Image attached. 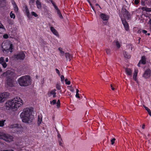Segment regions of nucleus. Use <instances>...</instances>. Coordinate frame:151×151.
<instances>
[{
	"label": "nucleus",
	"mask_w": 151,
	"mask_h": 151,
	"mask_svg": "<svg viewBox=\"0 0 151 151\" xmlns=\"http://www.w3.org/2000/svg\"><path fill=\"white\" fill-rule=\"evenodd\" d=\"M115 140L116 139L115 138H113L111 140V141L112 145H113L114 144Z\"/></svg>",
	"instance_id": "79ce46f5"
},
{
	"label": "nucleus",
	"mask_w": 151,
	"mask_h": 151,
	"mask_svg": "<svg viewBox=\"0 0 151 151\" xmlns=\"http://www.w3.org/2000/svg\"><path fill=\"white\" fill-rule=\"evenodd\" d=\"M149 24L151 25V19H150L149 20Z\"/></svg>",
	"instance_id": "13d9d810"
},
{
	"label": "nucleus",
	"mask_w": 151,
	"mask_h": 151,
	"mask_svg": "<svg viewBox=\"0 0 151 151\" xmlns=\"http://www.w3.org/2000/svg\"><path fill=\"white\" fill-rule=\"evenodd\" d=\"M114 42L116 46V47L118 48H119L120 47V42H119L117 40H115L114 41Z\"/></svg>",
	"instance_id": "5701e85b"
},
{
	"label": "nucleus",
	"mask_w": 151,
	"mask_h": 151,
	"mask_svg": "<svg viewBox=\"0 0 151 151\" xmlns=\"http://www.w3.org/2000/svg\"><path fill=\"white\" fill-rule=\"evenodd\" d=\"M18 81L19 85L22 86L26 87L30 85L32 80L29 76H22L19 78Z\"/></svg>",
	"instance_id": "7ed1b4c3"
},
{
	"label": "nucleus",
	"mask_w": 151,
	"mask_h": 151,
	"mask_svg": "<svg viewBox=\"0 0 151 151\" xmlns=\"http://www.w3.org/2000/svg\"><path fill=\"white\" fill-rule=\"evenodd\" d=\"M6 134L2 132H0V139H4Z\"/></svg>",
	"instance_id": "bb28decb"
},
{
	"label": "nucleus",
	"mask_w": 151,
	"mask_h": 151,
	"mask_svg": "<svg viewBox=\"0 0 151 151\" xmlns=\"http://www.w3.org/2000/svg\"><path fill=\"white\" fill-rule=\"evenodd\" d=\"M23 100L19 97H17L8 100L6 103L7 107L17 111L23 104Z\"/></svg>",
	"instance_id": "f257e3e1"
},
{
	"label": "nucleus",
	"mask_w": 151,
	"mask_h": 151,
	"mask_svg": "<svg viewBox=\"0 0 151 151\" xmlns=\"http://www.w3.org/2000/svg\"><path fill=\"white\" fill-rule=\"evenodd\" d=\"M146 62V58L145 56H143L142 57L141 59L140 60L137 65L138 67H140V65L141 64H145Z\"/></svg>",
	"instance_id": "f8f14e48"
},
{
	"label": "nucleus",
	"mask_w": 151,
	"mask_h": 151,
	"mask_svg": "<svg viewBox=\"0 0 151 151\" xmlns=\"http://www.w3.org/2000/svg\"><path fill=\"white\" fill-rule=\"evenodd\" d=\"M25 13L27 15L28 18L29 19H30L31 18V17L28 8L26 6H25Z\"/></svg>",
	"instance_id": "dca6fc26"
},
{
	"label": "nucleus",
	"mask_w": 151,
	"mask_h": 151,
	"mask_svg": "<svg viewBox=\"0 0 151 151\" xmlns=\"http://www.w3.org/2000/svg\"><path fill=\"white\" fill-rule=\"evenodd\" d=\"M56 88L58 90H60L61 89V86L59 83H57L56 85Z\"/></svg>",
	"instance_id": "e433bc0d"
},
{
	"label": "nucleus",
	"mask_w": 151,
	"mask_h": 151,
	"mask_svg": "<svg viewBox=\"0 0 151 151\" xmlns=\"http://www.w3.org/2000/svg\"><path fill=\"white\" fill-rule=\"evenodd\" d=\"M4 0H0V4H1L2 2L4 1Z\"/></svg>",
	"instance_id": "680f3d73"
},
{
	"label": "nucleus",
	"mask_w": 151,
	"mask_h": 151,
	"mask_svg": "<svg viewBox=\"0 0 151 151\" xmlns=\"http://www.w3.org/2000/svg\"><path fill=\"white\" fill-rule=\"evenodd\" d=\"M56 90L55 89L52 90L49 94V97H51V98H55L56 96Z\"/></svg>",
	"instance_id": "2eb2a0df"
},
{
	"label": "nucleus",
	"mask_w": 151,
	"mask_h": 151,
	"mask_svg": "<svg viewBox=\"0 0 151 151\" xmlns=\"http://www.w3.org/2000/svg\"><path fill=\"white\" fill-rule=\"evenodd\" d=\"M151 72L150 69H147L144 73L142 77L145 79L149 78L151 76Z\"/></svg>",
	"instance_id": "1a4fd4ad"
},
{
	"label": "nucleus",
	"mask_w": 151,
	"mask_h": 151,
	"mask_svg": "<svg viewBox=\"0 0 151 151\" xmlns=\"http://www.w3.org/2000/svg\"><path fill=\"white\" fill-rule=\"evenodd\" d=\"M96 6H98L99 7V8H100V9H101V7H100V6H99V5L98 4H96Z\"/></svg>",
	"instance_id": "0e129e2a"
},
{
	"label": "nucleus",
	"mask_w": 151,
	"mask_h": 151,
	"mask_svg": "<svg viewBox=\"0 0 151 151\" xmlns=\"http://www.w3.org/2000/svg\"><path fill=\"white\" fill-rule=\"evenodd\" d=\"M79 92V91L78 89H76V93H78V92Z\"/></svg>",
	"instance_id": "052dcab7"
},
{
	"label": "nucleus",
	"mask_w": 151,
	"mask_h": 151,
	"mask_svg": "<svg viewBox=\"0 0 151 151\" xmlns=\"http://www.w3.org/2000/svg\"><path fill=\"white\" fill-rule=\"evenodd\" d=\"M6 62H8V61H9V59H8V58H6Z\"/></svg>",
	"instance_id": "bf43d9fd"
},
{
	"label": "nucleus",
	"mask_w": 151,
	"mask_h": 151,
	"mask_svg": "<svg viewBox=\"0 0 151 151\" xmlns=\"http://www.w3.org/2000/svg\"><path fill=\"white\" fill-rule=\"evenodd\" d=\"M31 14L35 17H38V15L35 12H31Z\"/></svg>",
	"instance_id": "f704fd0d"
},
{
	"label": "nucleus",
	"mask_w": 151,
	"mask_h": 151,
	"mask_svg": "<svg viewBox=\"0 0 151 151\" xmlns=\"http://www.w3.org/2000/svg\"><path fill=\"white\" fill-rule=\"evenodd\" d=\"M14 151L12 150H10V151H9V150H3V151Z\"/></svg>",
	"instance_id": "338daca9"
},
{
	"label": "nucleus",
	"mask_w": 151,
	"mask_h": 151,
	"mask_svg": "<svg viewBox=\"0 0 151 151\" xmlns=\"http://www.w3.org/2000/svg\"><path fill=\"white\" fill-rule=\"evenodd\" d=\"M60 105V104H59V103H57V107L58 108L59 107Z\"/></svg>",
	"instance_id": "5fc2aeb1"
},
{
	"label": "nucleus",
	"mask_w": 151,
	"mask_h": 151,
	"mask_svg": "<svg viewBox=\"0 0 151 151\" xmlns=\"http://www.w3.org/2000/svg\"><path fill=\"white\" fill-rule=\"evenodd\" d=\"M58 50L60 53V56H63L64 55V52L62 50V48L59 47Z\"/></svg>",
	"instance_id": "7c9ffc66"
},
{
	"label": "nucleus",
	"mask_w": 151,
	"mask_h": 151,
	"mask_svg": "<svg viewBox=\"0 0 151 151\" xmlns=\"http://www.w3.org/2000/svg\"><path fill=\"white\" fill-rule=\"evenodd\" d=\"M35 0H29V3L30 4H33L35 2Z\"/></svg>",
	"instance_id": "09e8293b"
},
{
	"label": "nucleus",
	"mask_w": 151,
	"mask_h": 151,
	"mask_svg": "<svg viewBox=\"0 0 151 151\" xmlns=\"http://www.w3.org/2000/svg\"><path fill=\"white\" fill-rule=\"evenodd\" d=\"M13 137L12 136L8 134H6L4 140L7 142H11L13 141Z\"/></svg>",
	"instance_id": "9b49d317"
},
{
	"label": "nucleus",
	"mask_w": 151,
	"mask_h": 151,
	"mask_svg": "<svg viewBox=\"0 0 151 151\" xmlns=\"http://www.w3.org/2000/svg\"><path fill=\"white\" fill-rule=\"evenodd\" d=\"M14 57L18 60H23L25 58V55L24 52H21L15 55Z\"/></svg>",
	"instance_id": "6e6552de"
},
{
	"label": "nucleus",
	"mask_w": 151,
	"mask_h": 151,
	"mask_svg": "<svg viewBox=\"0 0 151 151\" xmlns=\"http://www.w3.org/2000/svg\"><path fill=\"white\" fill-rule=\"evenodd\" d=\"M124 57L127 58H129L130 57V55L126 51H124Z\"/></svg>",
	"instance_id": "a878e982"
},
{
	"label": "nucleus",
	"mask_w": 151,
	"mask_h": 151,
	"mask_svg": "<svg viewBox=\"0 0 151 151\" xmlns=\"http://www.w3.org/2000/svg\"><path fill=\"white\" fill-rule=\"evenodd\" d=\"M134 3L136 4H137L139 3V1L138 0H135Z\"/></svg>",
	"instance_id": "8fccbe9b"
},
{
	"label": "nucleus",
	"mask_w": 151,
	"mask_h": 151,
	"mask_svg": "<svg viewBox=\"0 0 151 151\" xmlns=\"http://www.w3.org/2000/svg\"><path fill=\"white\" fill-rule=\"evenodd\" d=\"M60 78H61V81L62 82H63L64 81V76H63L62 75L60 76Z\"/></svg>",
	"instance_id": "c03bdc74"
},
{
	"label": "nucleus",
	"mask_w": 151,
	"mask_h": 151,
	"mask_svg": "<svg viewBox=\"0 0 151 151\" xmlns=\"http://www.w3.org/2000/svg\"><path fill=\"white\" fill-rule=\"evenodd\" d=\"M142 9L143 11H145L147 12H151V9L147 7H143L142 8Z\"/></svg>",
	"instance_id": "c756f323"
},
{
	"label": "nucleus",
	"mask_w": 151,
	"mask_h": 151,
	"mask_svg": "<svg viewBox=\"0 0 151 151\" xmlns=\"http://www.w3.org/2000/svg\"><path fill=\"white\" fill-rule=\"evenodd\" d=\"M2 47L3 51L4 53L6 52H12L13 48L12 44L9 41H4L3 43Z\"/></svg>",
	"instance_id": "20e7f679"
},
{
	"label": "nucleus",
	"mask_w": 151,
	"mask_h": 151,
	"mask_svg": "<svg viewBox=\"0 0 151 151\" xmlns=\"http://www.w3.org/2000/svg\"><path fill=\"white\" fill-rule=\"evenodd\" d=\"M87 1L89 3V4H90V5L91 6V7L92 9H93L94 11V7H93L92 6V5L91 3L90 2V1H89V0H87Z\"/></svg>",
	"instance_id": "49530a36"
},
{
	"label": "nucleus",
	"mask_w": 151,
	"mask_h": 151,
	"mask_svg": "<svg viewBox=\"0 0 151 151\" xmlns=\"http://www.w3.org/2000/svg\"><path fill=\"white\" fill-rule=\"evenodd\" d=\"M42 121V118L41 116H39L37 120V123L39 124H40Z\"/></svg>",
	"instance_id": "cd10ccee"
},
{
	"label": "nucleus",
	"mask_w": 151,
	"mask_h": 151,
	"mask_svg": "<svg viewBox=\"0 0 151 151\" xmlns=\"http://www.w3.org/2000/svg\"><path fill=\"white\" fill-rule=\"evenodd\" d=\"M55 6V9L57 10V14H58L59 17L60 19H63V16H62V14H61V13L59 10L58 9V8L56 6Z\"/></svg>",
	"instance_id": "b1692460"
},
{
	"label": "nucleus",
	"mask_w": 151,
	"mask_h": 151,
	"mask_svg": "<svg viewBox=\"0 0 151 151\" xmlns=\"http://www.w3.org/2000/svg\"><path fill=\"white\" fill-rule=\"evenodd\" d=\"M50 30L51 31V32H52V33L55 35L56 36H58V34L57 32V31L54 28V27H50Z\"/></svg>",
	"instance_id": "aec40b11"
},
{
	"label": "nucleus",
	"mask_w": 151,
	"mask_h": 151,
	"mask_svg": "<svg viewBox=\"0 0 151 151\" xmlns=\"http://www.w3.org/2000/svg\"><path fill=\"white\" fill-rule=\"evenodd\" d=\"M12 4H13V8L15 12L16 13L18 12V8L17 6L15 4V3L14 1L12 2Z\"/></svg>",
	"instance_id": "412c9836"
},
{
	"label": "nucleus",
	"mask_w": 151,
	"mask_h": 151,
	"mask_svg": "<svg viewBox=\"0 0 151 151\" xmlns=\"http://www.w3.org/2000/svg\"><path fill=\"white\" fill-rule=\"evenodd\" d=\"M106 52L107 54H109L110 53V52H111L110 50L109 49H106Z\"/></svg>",
	"instance_id": "37998d69"
},
{
	"label": "nucleus",
	"mask_w": 151,
	"mask_h": 151,
	"mask_svg": "<svg viewBox=\"0 0 151 151\" xmlns=\"http://www.w3.org/2000/svg\"><path fill=\"white\" fill-rule=\"evenodd\" d=\"M14 75V73L10 70H8L3 74L4 76H5L9 78H10L11 77L13 76Z\"/></svg>",
	"instance_id": "9d476101"
},
{
	"label": "nucleus",
	"mask_w": 151,
	"mask_h": 151,
	"mask_svg": "<svg viewBox=\"0 0 151 151\" xmlns=\"http://www.w3.org/2000/svg\"><path fill=\"white\" fill-rule=\"evenodd\" d=\"M122 24L126 30L128 31L129 29V26L126 21L124 19H122Z\"/></svg>",
	"instance_id": "ddd939ff"
},
{
	"label": "nucleus",
	"mask_w": 151,
	"mask_h": 151,
	"mask_svg": "<svg viewBox=\"0 0 151 151\" xmlns=\"http://www.w3.org/2000/svg\"><path fill=\"white\" fill-rule=\"evenodd\" d=\"M111 89L114 90L115 89V88H114V87H113V86H112V84L111 85Z\"/></svg>",
	"instance_id": "6e6d98bb"
},
{
	"label": "nucleus",
	"mask_w": 151,
	"mask_h": 151,
	"mask_svg": "<svg viewBox=\"0 0 151 151\" xmlns=\"http://www.w3.org/2000/svg\"><path fill=\"white\" fill-rule=\"evenodd\" d=\"M70 91L72 92H73L74 89H73V88L72 87V86H70Z\"/></svg>",
	"instance_id": "603ef678"
},
{
	"label": "nucleus",
	"mask_w": 151,
	"mask_h": 151,
	"mask_svg": "<svg viewBox=\"0 0 151 151\" xmlns=\"http://www.w3.org/2000/svg\"><path fill=\"white\" fill-rule=\"evenodd\" d=\"M1 65L3 66V67L4 68H6V67L7 66V64H6V63L5 62H4L3 63H2Z\"/></svg>",
	"instance_id": "ea45409f"
},
{
	"label": "nucleus",
	"mask_w": 151,
	"mask_h": 151,
	"mask_svg": "<svg viewBox=\"0 0 151 151\" xmlns=\"http://www.w3.org/2000/svg\"><path fill=\"white\" fill-rule=\"evenodd\" d=\"M3 37L5 39H7L8 37V36L7 34H4L3 35Z\"/></svg>",
	"instance_id": "de8ad7c7"
},
{
	"label": "nucleus",
	"mask_w": 151,
	"mask_h": 151,
	"mask_svg": "<svg viewBox=\"0 0 151 151\" xmlns=\"http://www.w3.org/2000/svg\"><path fill=\"white\" fill-rule=\"evenodd\" d=\"M55 70L56 73H58V75H60V72L59 70L57 68L55 69Z\"/></svg>",
	"instance_id": "a18cd8bd"
},
{
	"label": "nucleus",
	"mask_w": 151,
	"mask_h": 151,
	"mask_svg": "<svg viewBox=\"0 0 151 151\" xmlns=\"http://www.w3.org/2000/svg\"><path fill=\"white\" fill-rule=\"evenodd\" d=\"M65 83L67 85H70V81H68V79L66 78L65 80Z\"/></svg>",
	"instance_id": "58836bf2"
},
{
	"label": "nucleus",
	"mask_w": 151,
	"mask_h": 151,
	"mask_svg": "<svg viewBox=\"0 0 151 151\" xmlns=\"http://www.w3.org/2000/svg\"><path fill=\"white\" fill-rule=\"evenodd\" d=\"M138 70L137 69H135L134 70V73L133 76V79L135 81L137 80L136 77L137 76V74L138 73Z\"/></svg>",
	"instance_id": "393cba45"
},
{
	"label": "nucleus",
	"mask_w": 151,
	"mask_h": 151,
	"mask_svg": "<svg viewBox=\"0 0 151 151\" xmlns=\"http://www.w3.org/2000/svg\"><path fill=\"white\" fill-rule=\"evenodd\" d=\"M145 128V125H143L142 126V128L143 129H144Z\"/></svg>",
	"instance_id": "69168bd1"
},
{
	"label": "nucleus",
	"mask_w": 151,
	"mask_h": 151,
	"mask_svg": "<svg viewBox=\"0 0 151 151\" xmlns=\"http://www.w3.org/2000/svg\"><path fill=\"white\" fill-rule=\"evenodd\" d=\"M65 57L67 60H70L72 58V56L69 53L67 52L65 53Z\"/></svg>",
	"instance_id": "4be33fe9"
},
{
	"label": "nucleus",
	"mask_w": 151,
	"mask_h": 151,
	"mask_svg": "<svg viewBox=\"0 0 151 151\" xmlns=\"http://www.w3.org/2000/svg\"><path fill=\"white\" fill-rule=\"evenodd\" d=\"M4 62V58L3 57H1L0 58V64H1Z\"/></svg>",
	"instance_id": "4c0bfd02"
},
{
	"label": "nucleus",
	"mask_w": 151,
	"mask_h": 151,
	"mask_svg": "<svg viewBox=\"0 0 151 151\" xmlns=\"http://www.w3.org/2000/svg\"><path fill=\"white\" fill-rule=\"evenodd\" d=\"M142 32L143 33L145 34H146V33L147 32V31L146 30H142Z\"/></svg>",
	"instance_id": "864d4df0"
},
{
	"label": "nucleus",
	"mask_w": 151,
	"mask_h": 151,
	"mask_svg": "<svg viewBox=\"0 0 151 151\" xmlns=\"http://www.w3.org/2000/svg\"><path fill=\"white\" fill-rule=\"evenodd\" d=\"M8 23L10 24H13V22L10 19H8L7 20Z\"/></svg>",
	"instance_id": "c9c22d12"
},
{
	"label": "nucleus",
	"mask_w": 151,
	"mask_h": 151,
	"mask_svg": "<svg viewBox=\"0 0 151 151\" xmlns=\"http://www.w3.org/2000/svg\"><path fill=\"white\" fill-rule=\"evenodd\" d=\"M9 94L8 92H3L0 93V103L4 102L9 97Z\"/></svg>",
	"instance_id": "423d86ee"
},
{
	"label": "nucleus",
	"mask_w": 151,
	"mask_h": 151,
	"mask_svg": "<svg viewBox=\"0 0 151 151\" xmlns=\"http://www.w3.org/2000/svg\"><path fill=\"white\" fill-rule=\"evenodd\" d=\"M56 103V100H54L52 101H50V104L52 105H54Z\"/></svg>",
	"instance_id": "72a5a7b5"
},
{
	"label": "nucleus",
	"mask_w": 151,
	"mask_h": 151,
	"mask_svg": "<svg viewBox=\"0 0 151 151\" xmlns=\"http://www.w3.org/2000/svg\"><path fill=\"white\" fill-rule=\"evenodd\" d=\"M100 17L104 21H107L109 19V16L105 14L101 13L100 15Z\"/></svg>",
	"instance_id": "4468645a"
},
{
	"label": "nucleus",
	"mask_w": 151,
	"mask_h": 151,
	"mask_svg": "<svg viewBox=\"0 0 151 151\" xmlns=\"http://www.w3.org/2000/svg\"><path fill=\"white\" fill-rule=\"evenodd\" d=\"M10 16L11 18L14 19L15 18V16L14 14L12 12H11L10 13Z\"/></svg>",
	"instance_id": "473e14b6"
},
{
	"label": "nucleus",
	"mask_w": 151,
	"mask_h": 151,
	"mask_svg": "<svg viewBox=\"0 0 151 151\" xmlns=\"http://www.w3.org/2000/svg\"><path fill=\"white\" fill-rule=\"evenodd\" d=\"M57 103H59V104H60V101L59 100H58L57 102Z\"/></svg>",
	"instance_id": "774afa93"
},
{
	"label": "nucleus",
	"mask_w": 151,
	"mask_h": 151,
	"mask_svg": "<svg viewBox=\"0 0 151 151\" xmlns=\"http://www.w3.org/2000/svg\"><path fill=\"white\" fill-rule=\"evenodd\" d=\"M120 16L122 19L123 18L129 19L130 17V15L128 11L124 8H122V10Z\"/></svg>",
	"instance_id": "39448f33"
},
{
	"label": "nucleus",
	"mask_w": 151,
	"mask_h": 151,
	"mask_svg": "<svg viewBox=\"0 0 151 151\" xmlns=\"http://www.w3.org/2000/svg\"><path fill=\"white\" fill-rule=\"evenodd\" d=\"M125 70L126 74L127 75H130L132 74V71L130 69H127Z\"/></svg>",
	"instance_id": "c85d7f7f"
},
{
	"label": "nucleus",
	"mask_w": 151,
	"mask_h": 151,
	"mask_svg": "<svg viewBox=\"0 0 151 151\" xmlns=\"http://www.w3.org/2000/svg\"><path fill=\"white\" fill-rule=\"evenodd\" d=\"M32 112L33 109L31 107L26 108L24 109L20 115L23 122L28 124L32 122L34 118Z\"/></svg>",
	"instance_id": "f03ea898"
},
{
	"label": "nucleus",
	"mask_w": 151,
	"mask_h": 151,
	"mask_svg": "<svg viewBox=\"0 0 151 151\" xmlns=\"http://www.w3.org/2000/svg\"><path fill=\"white\" fill-rule=\"evenodd\" d=\"M5 121V120H0V127H2L4 126V123Z\"/></svg>",
	"instance_id": "2f4dec72"
},
{
	"label": "nucleus",
	"mask_w": 151,
	"mask_h": 151,
	"mask_svg": "<svg viewBox=\"0 0 151 151\" xmlns=\"http://www.w3.org/2000/svg\"><path fill=\"white\" fill-rule=\"evenodd\" d=\"M148 114L149 115L151 116V112L150 110V111L148 112Z\"/></svg>",
	"instance_id": "4d7b16f0"
},
{
	"label": "nucleus",
	"mask_w": 151,
	"mask_h": 151,
	"mask_svg": "<svg viewBox=\"0 0 151 151\" xmlns=\"http://www.w3.org/2000/svg\"><path fill=\"white\" fill-rule=\"evenodd\" d=\"M41 83L42 84H43L44 83V79H43L42 81H41Z\"/></svg>",
	"instance_id": "e2e57ef3"
},
{
	"label": "nucleus",
	"mask_w": 151,
	"mask_h": 151,
	"mask_svg": "<svg viewBox=\"0 0 151 151\" xmlns=\"http://www.w3.org/2000/svg\"><path fill=\"white\" fill-rule=\"evenodd\" d=\"M36 3L37 8L40 10H41L42 8V4L40 0H36Z\"/></svg>",
	"instance_id": "f3484780"
},
{
	"label": "nucleus",
	"mask_w": 151,
	"mask_h": 151,
	"mask_svg": "<svg viewBox=\"0 0 151 151\" xmlns=\"http://www.w3.org/2000/svg\"><path fill=\"white\" fill-rule=\"evenodd\" d=\"M6 29L4 25L0 22V34L5 32Z\"/></svg>",
	"instance_id": "6ab92c4d"
},
{
	"label": "nucleus",
	"mask_w": 151,
	"mask_h": 151,
	"mask_svg": "<svg viewBox=\"0 0 151 151\" xmlns=\"http://www.w3.org/2000/svg\"><path fill=\"white\" fill-rule=\"evenodd\" d=\"M76 97L77 98H80V97L79 96V94L78 93H76Z\"/></svg>",
	"instance_id": "3c124183"
},
{
	"label": "nucleus",
	"mask_w": 151,
	"mask_h": 151,
	"mask_svg": "<svg viewBox=\"0 0 151 151\" xmlns=\"http://www.w3.org/2000/svg\"><path fill=\"white\" fill-rule=\"evenodd\" d=\"M10 128L16 129L17 132L21 131L22 129V127L20 124H12L9 125Z\"/></svg>",
	"instance_id": "0eeeda50"
},
{
	"label": "nucleus",
	"mask_w": 151,
	"mask_h": 151,
	"mask_svg": "<svg viewBox=\"0 0 151 151\" xmlns=\"http://www.w3.org/2000/svg\"><path fill=\"white\" fill-rule=\"evenodd\" d=\"M143 106L145 109V110L147 111L148 112L150 111V110L145 105H143Z\"/></svg>",
	"instance_id": "a19ab883"
},
{
	"label": "nucleus",
	"mask_w": 151,
	"mask_h": 151,
	"mask_svg": "<svg viewBox=\"0 0 151 151\" xmlns=\"http://www.w3.org/2000/svg\"><path fill=\"white\" fill-rule=\"evenodd\" d=\"M7 84L9 87H13L14 86V82L12 80H7Z\"/></svg>",
	"instance_id": "a211bd4d"
}]
</instances>
